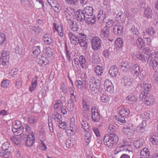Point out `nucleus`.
I'll return each instance as SVG.
<instances>
[{"instance_id":"49","label":"nucleus","mask_w":158,"mask_h":158,"mask_svg":"<svg viewBox=\"0 0 158 158\" xmlns=\"http://www.w3.org/2000/svg\"><path fill=\"white\" fill-rule=\"evenodd\" d=\"M54 105V109L56 110L60 109L63 106V103L60 100H56Z\"/></svg>"},{"instance_id":"1","label":"nucleus","mask_w":158,"mask_h":158,"mask_svg":"<svg viewBox=\"0 0 158 158\" xmlns=\"http://www.w3.org/2000/svg\"><path fill=\"white\" fill-rule=\"evenodd\" d=\"M103 140L106 146L109 148H113L117 144L119 138L116 134H111L109 135H105Z\"/></svg>"},{"instance_id":"62","label":"nucleus","mask_w":158,"mask_h":158,"mask_svg":"<svg viewBox=\"0 0 158 158\" xmlns=\"http://www.w3.org/2000/svg\"><path fill=\"white\" fill-rule=\"evenodd\" d=\"M58 123L59 125L58 126L60 128L64 129L67 127V123H65L64 121L63 122L62 120V121Z\"/></svg>"},{"instance_id":"6","label":"nucleus","mask_w":158,"mask_h":158,"mask_svg":"<svg viewBox=\"0 0 158 158\" xmlns=\"http://www.w3.org/2000/svg\"><path fill=\"white\" fill-rule=\"evenodd\" d=\"M9 52L6 51H3L2 53V56L0 58V63L3 65L9 64L10 56Z\"/></svg>"},{"instance_id":"11","label":"nucleus","mask_w":158,"mask_h":158,"mask_svg":"<svg viewBox=\"0 0 158 158\" xmlns=\"http://www.w3.org/2000/svg\"><path fill=\"white\" fill-rule=\"evenodd\" d=\"M123 27L120 23L116 24L113 28V32L115 35L120 36L123 34Z\"/></svg>"},{"instance_id":"20","label":"nucleus","mask_w":158,"mask_h":158,"mask_svg":"<svg viewBox=\"0 0 158 158\" xmlns=\"http://www.w3.org/2000/svg\"><path fill=\"white\" fill-rule=\"evenodd\" d=\"M110 35V29L104 27L101 30L100 36L101 38L106 39Z\"/></svg>"},{"instance_id":"16","label":"nucleus","mask_w":158,"mask_h":158,"mask_svg":"<svg viewBox=\"0 0 158 158\" xmlns=\"http://www.w3.org/2000/svg\"><path fill=\"white\" fill-rule=\"evenodd\" d=\"M53 30L54 33L56 31L60 36L62 37L64 35V30L63 29V26L61 25H57L56 23H53Z\"/></svg>"},{"instance_id":"31","label":"nucleus","mask_w":158,"mask_h":158,"mask_svg":"<svg viewBox=\"0 0 158 158\" xmlns=\"http://www.w3.org/2000/svg\"><path fill=\"white\" fill-rule=\"evenodd\" d=\"M150 152L149 149L147 148H143L140 152V158H147L149 156Z\"/></svg>"},{"instance_id":"46","label":"nucleus","mask_w":158,"mask_h":158,"mask_svg":"<svg viewBox=\"0 0 158 158\" xmlns=\"http://www.w3.org/2000/svg\"><path fill=\"white\" fill-rule=\"evenodd\" d=\"M123 145L126 148H131L132 147V140L130 139H127L123 140Z\"/></svg>"},{"instance_id":"38","label":"nucleus","mask_w":158,"mask_h":158,"mask_svg":"<svg viewBox=\"0 0 158 158\" xmlns=\"http://www.w3.org/2000/svg\"><path fill=\"white\" fill-rule=\"evenodd\" d=\"M132 72L134 74L137 76L139 74L140 71V66L138 64H135L132 66Z\"/></svg>"},{"instance_id":"19","label":"nucleus","mask_w":158,"mask_h":158,"mask_svg":"<svg viewBox=\"0 0 158 158\" xmlns=\"http://www.w3.org/2000/svg\"><path fill=\"white\" fill-rule=\"evenodd\" d=\"M43 40L45 44L52 46L54 45L53 40L49 34H45L44 36Z\"/></svg>"},{"instance_id":"52","label":"nucleus","mask_w":158,"mask_h":158,"mask_svg":"<svg viewBox=\"0 0 158 158\" xmlns=\"http://www.w3.org/2000/svg\"><path fill=\"white\" fill-rule=\"evenodd\" d=\"M81 127L85 131H86L87 130H88L89 131V127L87 122L83 120L81 122Z\"/></svg>"},{"instance_id":"57","label":"nucleus","mask_w":158,"mask_h":158,"mask_svg":"<svg viewBox=\"0 0 158 158\" xmlns=\"http://www.w3.org/2000/svg\"><path fill=\"white\" fill-rule=\"evenodd\" d=\"M38 118L37 117L31 116L28 119L29 122L32 124L36 123L37 122Z\"/></svg>"},{"instance_id":"43","label":"nucleus","mask_w":158,"mask_h":158,"mask_svg":"<svg viewBox=\"0 0 158 158\" xmlns=\"http://www.w3.org/2000/svg\"><path fill=\"white\" fill-rule=\"evenodd\" d=\"M137 58L143 62H145L147 61L148 57L147 55L144 53H141L137 55Z\"/></svg>"},{"instance_id":"25","label":"nucleus","mask_w":158,"mask_h":158,"mask_svg":"<svg viewBox=\"0 0 158 158\" xmlns=\"http://www.w3.org/2000/svg\"><path fill=\"white\" fill-rule=\"evenodd\" d=\"M119 69L116 66H112L109 69V73L112 77H116L118 73Z\"/></svg>"},{"instance_id":"60","label":"nucleus","mask_w":158,"mask_h":158,"mask_svg":"<svg viewBox=\"0 0 158 158\" xmlns=\"http://www.w3.org/2000/svg\"><path fill=\"white\" fill-rule=\"evenodd\" d=\"M12 125L14 128H18L22 127L20 122L19 121H15L12 123Z\"/></svg>"},{"instance_id":"14","label":"nucleus","mask_w":158,"mask_h":158,"mask_svg":"<svg viewBox=\"0 0 158 158\" xmlns=\"http://www.w3.org/2000/svg\"><path fill=\"white\" fill-rule=\"evenodd\" d=\"M157 52H155L152 53L148 56L147 62L148 64L152 66L156 61H158V58L157 56Z\"/></svg>"},{"instance_id":"5","label":"nucleus","mask_w":158,"mask_h":158,"mask_svg":"<svg viewBox=\"0 0 158 158\" xmlns=\"http://www.w3.org/2000/svg\"><path fill=\"white\" fill-rule=\"evenodd\" d=\"M140 98H142V100L145 102V104L148 106L152 105L154 102V98L153 97L150 96V94L143 95V94H140Z\"/></svg>"},{"instance_id":"33","label":"nucleus","mask_w":158,"mask_h":158,"mask_svg":"<svg viewBox=\"0 0 158 158\" xmlns=\"http://www.w3.org/2000/svg\"><path fill=\"white\" fill-rule=\"evenodd\" d=\"M85 21L88 24L92 25L94 24L96 21V18L94 16L92 15L88 16L86 17Z\"/></svg>"},{"instance_id":"8","label":"nucleus","mask_w":158,"mask_h":158,"mask_svg":"<svg viewBox=\"0 0 158 158\" xmlns=\"http://www.w3.org/2000/svg\"><path fill=\"white\" fill-rule=\"evenodd\" d=\"M122 84L126 88H129L132 86L133 79L128 76L124 77L122 79Z\"/></svg>"},{"instance_id":"42","label":"nucleus","mask_w":158,"mask_h":158,"mask_svg":"<svg viewBox=\"0 0 158 158\" xmlns=\"http://www.w3.org/2000/svg\"><path fill=\"white\" fill-rule=\"evenodd\" d=\"M103 71V68L102 66L97 65L94 68V71L97 75L101 76Z\"/></svg>"},{"instance_id":"51","label":"nucleus","mask_w":158,"mask_h":158,"mask_svg":"<svg viewBox=\"0 0 158 158\" xmlns=\"http://www.w3.org/2000/svg\"><path fill=\"white\" fill-rule=\"evenodd\" d=\"M147 33L151 36L153 37L155 34V31L152 27H149L146 29Z\"/></svg>"},{"instance_id":"7","label":"nucleus","mask_w":158,"mask_h":158,"mask_svg":"<svg viewBox=\"0 0 158 158\" xmlns=\"http://www.w3.org/2000/svg\"><path fill=\"white\" fill-rule=\"evenodd\" d=\"M80 33L75 35L71 32H69L68 33V35L71 43L73 45H77L78 44L79 37Z\"/></svg>"},{"instance_id":"41","label":"nucleus","mask_w":158,"mask_h":158,"mask_svg":"<svg viewBox=\"0 0 158 158\" xmlns=\"http://www.w3.org/2000/svg\"><path fill=\"white\" fill-rule=\"evenodd\" d=\"M117 130V128L116 126L113 124H110L109 125L107 131L110 134H115L114 133Z\"/></svg>"},{"instance_id":"61","label":"nucleus","mask_w":158,"mask_h":158,"mask_svg":"<svg viewBox=\"0 0 158 158\" xmlns=\"http://www.w3.org/2000/svg\"><path fill=\"white\" fill-rule=\"evenodd\" d=\"M74 103L68 102L67 106V109L69 111H72L74 109Z\"/></svg>"},{"instance_id":"56","label":"nucleus","mask_w":158,"mask_h":158,"mask_svg":"<svg viewBox=\"0 0 158 158\" xmlns=\"http://www.w3.org/2000/svg\"><path fill=\"white\" fill-rule=\"evenodd\" d=\"M115 43L117 47L119 48H121L123 45L122 40L120 38H117Z\"/></svg>"},{"instance_id":"45","label":"nucleus","mask_w":158,"mask_h":158,"mask_svg":"<svg viewBox=\"0 0 158 158\" xmlns=\"http://www.w3.org/2000/svg\"><path fill=\"white\" fill-rule=\"evenodd\" d=\"M143 140L141 139L135 141L134 142V146L137 149L142 148L143 147Z\"/></svg>"},{"instance_id":"18","label":"nucleus","mask_w":158,"mask_h":158,"mask_svg":"<svg viewBox=\"0 0 158 158\" xmlns=\"http://www.w3.org/2000/svg\"><path fill=\"white\" fill-rule=\"evenodd\" d=\"M48 3L52 7H54V10L57 12L60 11V7L57 0H47Z\"/></svg>"},{"instance_id":"23","label":"nucleus","mask_w":158,"mask_h":158,"mask_svg":"<svg viewBox=\"0 0 158 158\" xmlns=\"http://www.w3.org/2000/svg\"><path fill=\"white\" fill-rule=\"evenodd\" d=\"M118 112L121 116L124 117L128 116L130 113V110L128 109L123 107H119L118 108Z\"/></svg>"},{"instance_id":"40","label":"nucleus","mask_w":158,"mask_h":158,"mask_svg":"<svg viewBox=\"0 0 158 158\" xmlns=\"http://www.w3.org/2000/svg\"><path fill=\"white\" fill-rule=\"evenodd\" d=\"M125 149L128 150L127 148H126L123 144H118L114 151V154H117L119 152L123 151Z\"/></svg>"},{"instance_id":"24","label":"nucleus","mask_w":158,"mask_h":158,"mask_svg":"<svg viewBox=\"0 0 158 158\" xmlns=\"http://www.w3.org/2000/svg\"><path fill=\"white\" fill-rule=\"evenodd\" d=\"M137 100V97L132 94H130L128 95L126 98L127 102L130 104L134 103L136 102Z\"/></svg>"},{"instance_id":"36","label":"nucleus","mask_w":158,"mask_h":158,"mask_svg":"<svg viewBox=\"0 0 158 158\" xmlns=\"http://www.w3.org/2000/svg\"><path fill=\"white\" fill-rule=\"evenodd\" d=\"M12 131L15 135H19L23 133L24 131V127L12 128Z\"/></svg>"},{"instance_id":"63","label":"nucleus","mask_w":158,"mask_h":158,"mask_svg":"<svg viewBox=\"0 0 158 158\" xmlns=\"http://www.w3.org/2000/svg\"><path fill=\"white\" fill-rule=\"evenodd\" d=\"M32 29L33 31L37 33H40L42 31V29L39 26H33L32 27Z\"/></svg>"},{"instance_id":"53","label":"nucleus","mask_w":158,"mask_h":158,"mask_svg":"<svg viewBox=\"0 0 158 158\" xmlns=\"http://www.w3.org/2000/svg\"><path fill=\"white\" fill-rule=\"evenodd\" d=\"M91 134L89 132L87 131L85 134V142L87 143V144L88 145L91 140Z\"/></svg>"},{"instance_id":"13","label":"nucleus","mask_w":158,"mask_h":158,"mask_svg":"<svg viewBox=\"0 0 158 158\" xmlns=\"http://www.w3.org/2000/svg\"><path fill=\"white\" fill-rule=\"evenodd\" d=\"M74 14V18L78 21L81 22L85 19L86 16L83 10H78L76 11Z\"/></svg>"},{"instance_id":"32","label":"nucleus","mask_w":158,"mask_h":158,"mask_svg":"<svg viewBox=\"0 0 158 158\" xmlns=\"http://www.w3.org/2000/svg\"><path fill=\"white\" fill-rule=\"evenodd\" d=\"M114 120L115 123L121 125L124 124L126 122V120H125V118L122 116L119 117L116 116H114Z\"/></svg>"},{"instance_id":"48","label":"nucleus","mask_w":158,"mask_h":158,"mask_svg":"<svg viewBox=\"0 0 158 158\" xmlns=\"http://www.w3.org/2000/svg\"><path fill=\"white\" fill-rule=\"evenodd\" d=\"M145 44V43H144L143 39L141 38H139L136 40V45L139 49L143 47Z\"/></svg>"},{"instance_id":"55","label":"nucleus","mask_w":158,"mask_h":158,"mask_svg":"<svg viewBox=\"0 0 158 158\" xmlns=\"http://www.w3.org/2000/svg\"><path fill=\"white\" fill-rule=\"evenodd\" d=\"M100 58L97 55H92V62L93 63L98 64L100 62Z\"/></svg>"},{"instance_id":"22","label":"nucleus","mask_w":158,"mask_h":158,"mask_svg":"<svg viewBox=\"0 0 158 158\" xmlns=\"http://www.w3.org/2000/svg\"><path fill=\"white\" fill-rule=\"evenodd\" d=\"M38 77L36 76L34 77L31 81V86L29 87V89L30 92L34 91L38 85L37 80Z\"/></svg>"},{"instance_id":"15","label":"nucleus","mask_w":158,"mask_h":158,"mask_svg":"<svg viewBox=\"0 0 158 158\" xmlns=\"http://www.w3.org/2000/svg\"><path fill=\"white\" fill-rule=\"evenodd\" d=\"M53 30L54 33L56 31L60 36L62 37L64 35V30L63 29V26L61 25H57L56 23H53Z\"/></svg>"},{"instance_id":"44","label":"nucleus","mask_w":158,"mask_h":158,"mask_svg":"<svg viewBox=\"0 0 158 158\" xmlns=\"http://www.w3.org/2000/svg\"><path fill=\"white\" fill-rule=\"evenodd\" d=\"M71 24L70 25V27L71 29L73 31H76L79 29L78 25L77 24L76 21H70Z\"/></svg>"},{"instance_id":"28","label":"nucleus","mask_w":158,"mask_h":158,"mask_svg":"<svg viewBox=\"0 0 158 158\" xmlns=\"http://www.w3.org/2000/svg\"><path fill=\"white\" fill-rule=\"evenodd\" d=\"M147 123L145 121H143L142 123L139 125L136 128V131L137 132L142 134L145 131L144 127L146 125Z\"/></svg>"},{"instance_id":"2","label":"nucleus","mask_w":158,"mask_h":158,"mask_svg":"<svg viewBox=\"0 0 158 158\" xmlns=\"http://www.w3.org/2000/svg\"><path fill=\"white\" fill-rule=\"evenodd\" d=\"M100 82V80L94 77H91L89 81V90L93 94H96L99 91L100 86L97 84Z\"/></svg>"},{"instance_id":"27","label":"nucleus","mask_w":158,"mask_h":158,"mask_svg":"<svg viewBox=\"0 0 158 158\" xmlns=\"http://www.w3.org/2000/svg\"><path fill=\"white\" fill-rule=\"evenodd\" d=\"M141 87H143V89L140 94H143V95L150 94L149 92L151 90V86L150 85L148 84H146L145 85L143 84L141 85Z\"/></svg>"},{"instance_id":"10","label":"nucleus","mask_w":158,"mask_h":158,"mask_svg":"<svg viewBox=\"0 0 158 158\" xmlns=\"http://www.w3.org/2000/svg\"><path fill=\"white\" fill-rule=\"evenodd\" d=\"M78 44L81 47L86 48L88 46V40L87 39L86 35L83 33H80Z\"/></svg>"},{"instance_id":"21","label":"nucleus","mask_w":158,"mask_h":158,"mask_svg":"<svg viewBox=\"0 0 158 158\" xmlns=\"http://www.w3.org/2000/svg\"><path fill=\"white\" fill-rule=\"evenodd\" d=\"M153 15L151 9L148 7H145L143 10V17L147 19H151Z\"/></svg>"},{"instance_id":"54","label":"nucleus","mask_w":158,"mask_h":158,"mask_svg":"<svg viewBox=\"0 0 158 158\" xmlns=\"http://www.w3.org/2000/svg\"><path fill=\"white\" fill-rule=\"evenodd\" d=\"M102 95L101 96V99L102 101L105 103H106L109 101V98L105 94L102 93V91L101 92Z\"/></svg>"},{"instance_id":"64","label":"nucleus","mask_w":158,"mask_h":158,"mask_svg":"<svg viewBox=\"0 0 158 158\" xmlns=\"http://www.w3.org/2000/svg\"><path fill=\"white\" fill-rule=\"evenodd\" d=\"M39 63L41 64L42 66H44L46 65L48 63V60L46 58L44 57L43 59H40Z\"/></svg>"},{"instance_id":"3","label":"nucleus","mask_w":158,"mask_h":158,"mask_svg":"<svg viewBox=\"0 0 158 158\" xmlns=\"http://www.w3.org/2000/svg\"><path fill=\"white\" fill-rule=\"evenodd\" d=\"M60 10L64 13L68 20L69 19V21H71V19L69 18L71 15H74L75 13V10L74 9L68 6L63 5L60 8Z\"/></svg>"},{"instance_id":"29","label":"nucleus","mask_w":158,"mask_h":158,"mask_svg":"<svg viewBox=\"0 0 158 158\" xmlns=\"http://www.w3.org/2000/svg\"><path fill=\"white\" fill-rule=\"evenodd\" d=\"M150 140L152 144H158V134L152 133L151 135Z\"/></svg>"},{"instance_id":"34","label":"nucleus","mask_w":158,"mask_h":158,"mask_svg":"<svg viewBox=\"0 0 158 158\" xmlns=\"http://www.w3.org/2000/svg\"><path fill=\"white\" fill-rule=\"evenodd\" d=\"M123 129L124 134L129 136L132 135L134 133V131L129 127H123Z\"/></svg>"},{"instance_id":"4","label":"nucleus","mask_w":158,"mask_h":158,"mask_svg":"<svg viewBox=\"0 0 158 158\" xmlns=\"http://www.w3.org/2000/svg\"><path fill=\"white\" fill-rule=\"evenodd\" d=\"M102 40L100 38L98 37H95L91 39V47L94 51H97L100 49L101 47Z\"/></svg>"},{"instance_id":"37","label":"nucleus","mask_w":158,"mask_h":158,"mask_svg":"<svg viewBox=\"0 0 158 158\" xmlns=\"http://www.w3.org/2000/svg\"><path fill=\"white\" fill-rule=\"evenodd\" d=\"M78 60H79L80 64L82 68L84 69H86L87 64L86 60L84 56L82 55L80 56Z\"/></svg>"},{"instance_id":"50","label":"nucleus","mask_w":158,"mask_h":158,"mask_svg":"<svg viewBox=\"0 0 158 158\" xmlns=\"http://www.w3.org/2000/svg\"><path fill=\"white\" fill-rule=\"evenodd\" d=\"M150 114L147 112H145L140 114V117L143 118V121H145L146 123L147 121H149L150 119Z\"/></svg>"},{"instance_id":"59","label":"nucleus","mask_w":158,"mask_h":158,"mask_svg":"<svg viewBox=\"0 0 158 158\" xmlns=\"http://www.w3.org/2000/svg\"><path fill=\"white\" fill-rule=\"evenodd\" d=\"M10 140L15 144L18 145L20 143V139L16 136H13L10 138Z\"/></svg>"},{"instance_id":"58","label":"nucleus","mask_w":158,"mask_h":158,"mask_svg":"<svg viewBox=\"0 0 158 158\" xmlns=\"http://www.w3.org/2000/svg\"><path fill=\"white\" fill-rule=\"evenodd\" d=\"M114 24V21L112 20L108 19L106 23V26L105 27L110 29V28L113 26Z\"/></svg>"},{"instance_id":"30","label":"nucleus","mask_w":158,"mask_h":158,"mask_svg":"<svg viewBox=\"0 0 158 158\" xmlns=\"http://www.w3.org/2000/svg\"><path fill=\"white\" fill-rule=\"evenodd\" d=\"M105 14L103 10H100L97 16L98 22L100 23H102L105 18Z\"/></svg>"},{"instance_id":"39","label":"nucleus","mask_w":158,"mask_h":158,"mask_svg":"<svg viewBox=\"0 0 158 158\" xmlns=\"http://www.w3.org/2000/svg\"><path fill=\"white\" fill-rule=\"evenodd\" d=\"M85 15H91L93 14V9L90 6H87L84 8L83 10Z\"/></svg>"},{"instance_id":"9","label":"nucleus","mask_w":158,"mask_h":158,"mask_svg":"<svg viewBox=\"0 0 158 158\" xmlns=\"http://www.w3.org/2000/svg\"><path fill=\"white\" fill-rule=\"evenodd\" d=\"M35 138L33 132L29 133L25 141V143L27 147H32L35 143Z\"/></svg>"},{"instance_id":"17","label":"nucleus","mask_w":158,"mask_h":158,"mask_svg":"<svg viewBox=\"0 0 158 158\" xmlns=\"http://www.w3.org/2000/svg\"><path fill=\"white\" fill-rule=\"evenodd\" d=\"M92 99L89 97L83 98L82 100V105L85 110L89 109V106L91 103Z\"/></svg>"},{"instance_id":"47","label":"nucleus","mask_w":158,"mask_h":158,"mask_svg":"<svg viewBox=\"0 0 158 158\" xmlns=\"http://www.w3.org/2000/svg\"><path fill=\"white\" fill-rule=\"evenodd\" d=\"M41 52L40 47L39 46H35L32 48V54L37 56Z\"/></svg>"},{"instance_id":"35","label":"nucleus","mask_w":158,"mask_h":158,"mask_svg":"<svg viewBox=\"0 0 158 158\" xmlns=\"http://www.w3.org/2000/svg\"><path fill=\"white\" fill-rule=\"evenodd\" d=\"M52 118L55 122L58 123L60 122L62 120L61 116L57 112H55L52 114Z\"/></svg>"},{"instance_id":"12","label":"nucleus","mask_w":158,"mask_h":158,"mask_svg":"<svg viewBox=\"0 0 158 158\" xmlns=\"http://www.w3.org/2000/svg\"><path fill=\"white\" fill-rule=\"evenodd\" d=\"M91 110L93 121L95 122H98L100 119V116L98 110L95 107H92Z\"/></svg>"},{"instance_id":"26","label":"nucleus","mask_w":158,"mask_h":158,"mask_svg":"<svg viewBox=\"0 0 158 158\" xmlns=\"http://www.w3.org/2000/svg\"><path fill=\"white\" fill-rule=\"evenodd\" d=\"M121 68L123 71H127L131 67V64L125 60H122L121 65Z\"/></svg>"}]
</instances>
